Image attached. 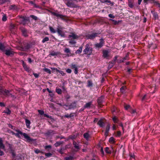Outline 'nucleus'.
Returning a JSON list of instances; mask_svg holds the SVG:
<instances>
[{
  "label": "nucleus",
  "instance_id": "obj_1",
  "mask_svg": "<svg viewBox=\"0 0 160 160\" xmlns=\"http://www.w3.org/2000/svg\"><path fill=\"white\" fill-rule=\"evenodd\" d=\"M16 133L12 132V134L14 135L17 137L20 138V135H23L24 138L27 139L28 142H32L33 141V139L31 138L26 133H23L21 131L18 130H16Z\"/></svg>",
  "mask_w": 160,
  "mask_h": 160
},
{
  "label": "nucleus",
  "instance_id": "obj_2",
  "mask_svg": "<svg viewBox=\"0 0 160 160\" xmlns=\"http://www.w3.org/2000/svg\"><path fill=\"white\" fill-rule=\"evenodd\" d=\"M92 49L90 47L89 44H87L86 45L85 48L83 50L84 54L89 55H90L92 52Z\"/></svg>",
  "mask_w": 160,
  "mask_h": 160
},
{
  "label": "nucleus",
  "instance_id": "obj_3",
  "mask_svg": "<svg viewBox=\"0 0 160 160\" xmlns=\"http://www.w3.org/2000/svg\"><path fill=\"white\" fill-rule=\"evenodd\" d=\"M63 28L62 27H58L57 28V32L59 35L61 37H65V34L64 32L63 31Z\"/></svg>",
  "mask_w": 160,
  "mask_h": 160
},
{
  "label": "nucleus",
  "instance_id": "obj_4",
  "mask_svg": "<svg viewBox=\"0 0 160 160\" xmlns=\"http://www.w3.org/2000/svg\"><path fill=\"white\" fill-rule=\"evenodd\" d=\"M51 13L53 15L56 16L58 18H60L62 19H64V17L65 16L61 14L55 12H52Z\"/></svg>",
  "mask_w": 160,
  "mask_h": 160
},
{
  "label": "nucleus",
  "instance_id": "obj_5",
  "mask_svg": "<svg viewBox=\"0 0 160 160\" xmlns=\"http://www.w3.org/2000/svg\"><path fill=\"white\" fill-rule=\"evenodd\" d=\"M100 42L99 43H97L95 44V46L98 48H101L103 45L104 43L103 40L102 39H100Z\"/></svg>",
  "mask_w": 160,
  "mask_h": 160
},
{
  "label": "nucleus",
  "instance_id": "obj_6",
  "mask_svg": "<svg viewBox=\"0 0 160 160\" xmlns=\"http://www.w3.org/2000/svg\"><path fill=\"white\" fill-rule=\"evenodd\" d=\"M109 52L106 50H104L103 51V56L105 58H107L109 56Z\"/></svg>",
  "mask_w": 160,
  "mask_h": 160
},
{
  "label": "nucleus",
  "instance_id": "obj_7",
  "mask_svg": "<svg viewBox=\"0 0 160 160\" xmlns=\"http://www.w3.org/2000/svg\"><path fill=\"white\" fill-rule=\"evenodd\" d=\"M69 38L73 39H77L79 38V36L74 33H72L69 35Z\"/></svg>",
  "mask_w": 160,
  "mask_h": 160
},
{
  "label": "nucleus",
  "instance_id": "obj_8",
  "mask_svg": "<svg viewBox=\"0 0 160 160\" xmlns=\"http://www.w3.org/2000/svg\"><path fill=\"white\" fill-rule=\"evenodd\" d=\"M11 153L12 154V160H16L17 159V157L14 151L12 150H11Z\"/></svg>",
  "mask_w": 160,
  "mask_h": 160
},
{
  "label": "nucleus",
  "instance_id": "obj_9",
  "mask_svg": "<svg viewBox=\"0 0 160 160\" xmlns=\"http://www.w3.org/2000/svg\"><path fill=\"white\" fill-rule=\"evenodd\" d=\"M5 54L7 55H10L13 54V52L10 50L5 51Z\"/></svg>",
  "mask_w": 160,
  "mask_h": 160
},
{
  "label": "nucleus",
  "instance_id": "obj_10",
  "mask_svg": "<svg viewBox=\"0 0 160 160\" xmlns=\"http://www.w3.org/2000/svg\"><path fill=\"white\" fill-rule=\"evenodd\" d=\"M25 121L27 127L28 128H30V121L27 119H25Z\"/></svg>",
  "mask_w": 160,
  "mask_h": 160
},
{
  "label": "nucleus",
  "instance_id": "obj_11",
  "mask_svg": "<svg viewBox=\"0 0 160 160\" xmlns=\"http://www.w3.org/2000/svg\"><path fill=\"white\" fill-rule=\"evenodd\" d=\"M110 129V125L109 124L108 125L106 128V130L105 132V135L106 136H107L108 135V134L109 132V131Z\"/></svg>",
  "mask_w": 160,
  "mask_h": 160
},
{
  "label": "nucleus",
  "instance_id": "obj_12",
  "mask_svg": "<svg viewBox=\"0 0 160 160\" xmlns=\"http://www.w3.org/2000/svg\"><path fill=\"white\" fill-rule=\"evenodd\" d=\"M98 124L101 127H102L104 126V122L102 121V120H100L98 122Z\"/></svg>",
  "mask_w": 160,
  "mask_h": 160
},
{
  "label": "nucleus",
  "instance_id": "obj_13",
  "mask_svg": "<svg viewBox=\"0 0 160 160\" xmlns=\"http://www.w3.org/2000/svg\"><path fill=\"white\" fill-rule=\"evenodd\" d=\"M4 94L5 95H6L8 96H10L11 94L10 93L9 91L8 90L5 89L4 91Z\"/></svg>",
  "mask_w": 160,
  "mask_h": 160
},
{
  "label": "nucleus",
  "instance_id": "obj_14",
  "mask_svg": "<svg viewBox=\"0 0 160 160\" xmlns=\"http://www.w3.org/2000/svg\"><path fill=\"white\" fill-rule=\"evenodd\" d=\"M97 36L96 33H93L91 35H89L88 36V38L90 39H92L95 38Z\"/></svg>",
  "mask_w": 160,
  "mask_h": 160
},
{
  "label": "nucleus",
  "instance_id": "obj_15",
  "mask_svg": "<svg viewBox=\"0 0 160 160\" xmlns=\"http://www.w3.org/2000/svg\"><path fill=\"white\" fill-rule=\"evenodd\" d=\"M82 46H81L78 49V50H77L75 53L76 54H79V53H80L82 51Z\"/></svg>",
  "mask_w": 160,
  "mask_h": 160
},
{
  "label": "nucleus",
  "instance_id": "obj_16",
  "mask_svg": "<svg viewBox=\"0 0 160 160\" xmlns=\"http://www.w3.org/2000/svg\"><path fill=\"white\" fill-rule=\"evenodd\" d=\"M5 148L4 146L2 143V141L1 138H0V148L4 149Z\"/></svg>",
  "mask_w": 160,
  "mask_h": 160
},
{
  "label": "nucleus",
  "instance_id": "obj_17",
  "mask_svg": "<svg viewBox=\"0 0 160 160\" xmlns=\"http://www.w3.org/2000/svg\"><path fill=\"white\" fill-rule=\"evenodd\" d=\"M22 65L24 69L26 71L28 72L29 71V68H28L26 65L23 62Z\"/></svg>",
  "mask_w": 160,
  "mask_h": 160
},
{
  "label": "nucleus",
  "instance_id": "obj_18",
  "mask_svg": "<svg viewBox=\"0 0 160 160\" xmlns=\"http://www.w3.org/2000/svg\"><path fill=\"white\" fill-rule=\"evenodd\" d=\"M102 3L106 2L109 3V4H111L112 5H113L114 4L113 2H111L110 1L108 0H104L102 2Z\"/></svg>",
  "mask_w": 160,
  "mask_h": 160
},
{
  "label": "nucleus",
  "instance_id": "obj_19",
  "mask_svg": "<svg viewBox=\"0 0 160 160\" xmlns=\"http://www.w3.org/2000/svg\"><path fill=\"white\" fill-rule=\"evenodd\" d=\"M83 137L84 138L88 140L89 137V135L88 133H85L84 134Z\"/></svg>",
  "mask_w": 160,
  "mask_h": 160
},
{
  "label": "nucleus",
  "instance_id": "obj_20",
  "mask_svg": "<svg viewBox=\"0 0 160 160\" xmlns=\"http://www.w3.org/2000/svg\"><path fill=\"white\" fill-rule=\"evenodd\" d=\"M5 49V47L2 43H0V50L2 51H4Z\"/></svg>",
  "mask_w": 160,
  "mask_h": 160
},
{
  "label": "nucleus",
  "instance_id": "obj_21",
  "mask_svg": "<svg viewBox=\"0 0 160 160\" xmlns=\"http://www.w3.org/2000/svg\"><path fill=\"white\" fill-rule=\"evenodd\" d=\"M128 55L127 54L126 56L125 57H124L122 59V60H120L118 61V62L119 63H121V62H123L124 60L128 59Z\"/></svg>",
  "mask_w": 160,
  "mask_h": 160
},
{
  "label": "nucleus",
  "instance_id": "obj_22",
  "mask_svg": "<svg viewBox=\"0 0 160 160\" xmlns=\"http://www.w3.org/2000/svg\"><path fill=\"white\" fill-rule=\"evenodd\" d=\"M43 70L44 71L47 72V73L50 74L51 73V72L50 70L47 68H45L43 69Z\"/></svg>",
  "mask_w": 160,
  "mask_h": 160
},
{
  "label": "nucleus",
  "instance_id": "obj_23",
  "mask_svg": "<svg viewBox=\"0 0 160 160\" xmlns=\"http://www.w3.org/2000/svg\"><path fill=\"white\" fill-rule=\"evenodd\" d=\"M73 145H74V147L75 148H76V149H79L80 148H79V145H78V144L77 143L75 142H73Z\"/></svg>",
  "mask_w": 160,
  "mask_h": 160
},
{
  "label": "nucleus",
  "instance_id": "obj_24",
  "mask_svg": "<svg viewBox=\"0 0 160 160\" xmlns=\"http://www.w3.org/2000/svg\"><path fill=\"white\" fill-rule=\"evenodd\" d=\"M109 142L110 143H113L114 142V139L113 138L111 137L109 139Z\"/></svg>",
  "mask_w": 160,
  "mask_h": 160
},
{
  "label": "nucleus",
  "instance_id": "obj_25",
  "mask_svg": "<svg viewBox=\"0 0 160 160\" xmlns=\"http://www.w3.org/2000/svg\"><path fill=\"white\" fill-rule=\"evenodd\" d=\"M50 30V31L52 33H55L56 32V30L53 28L52 27H49Z\"/></svg>",
  "mask_w": 160,
  "mask_h": 160
},
{
  "label": "nucleus",
  "instance_id": "obj_26",
  "mask_svg": "<svg viewBox=\"0 0 160 160\" xmlns=\"http://www.w3.org/2000/svg\"><path fill=\"white\" fill-rule=\"evenodd\" d=\"M56 91L58 94H60L62 93V90L60 88H56Z\"/></svg>",
  "mask_w": 160,
  "mask_h": 160
},
{
  "label": "nucleus",
  "instance_id": "obj_27",
  "mask_svg": "<svg viewBox=\"0 0 160 160\" xmlns=\"http://www.w3.org/2000/svg\"><path fill=\"white\" fill-rule=\"evenodd\" d=\"M20 19L21 20H22V22H21V23L23 24H24L25 23L26 21V19H25L24 18H20Z\"/></svg>",
  "mask_w": 160,
  "mask_h": 160
},
{
  "label": "nucleus",
  "instance_id": "obj_28",
  "mask_svg": "<svg viewBox=\"0 0 160 160\" xmlns=\"http://www.w3.org/2000/svg\"><path fill=\"white\" fill-rule=\"evenodd\" d=\"M91 104V102H88L85 105L84 107V108H88L89 107L90 105Z\"/></svg>",
  "mask_w": 160,
  "mask_h": 160
},
{
  "label": "nucleus",
  "instance_id": "obj_29",
  "mask_svg": "<svg viewBox=\"0 0 160 160\" xmlns=\"http://www.w3.org/2000/svg\"><path fill=\"white\" fill-rule=\"evenodd\" d=\"M64 51L66 53H70V50L68 48H65Z\"/></svg>",
  "mask_w": 160,
  "mask_h": 160
},
{
  "label": "nucleus",
  "instance_id": "obj_30",
  "mask_svg": "<svg viewBox=\"0 0 160 160\" xmlns=\"http://www.w3.org/2000/svg\"><path fill=\"white\" fill-rule=\"evenodd\" d=\"M105 152L107 153L110 154L111 153V151L108 147H106L105 148Z\"/></svg>",
  "mask_w": 160,
  "mask_h": 160
},
{
  "label": "nucleus",
  "instance_id": "obj_31",
  "mask_svg": "<svg viewBox=\"0 0 160 160\" xmlns=\"http://www.w3.org/2000/svg\"><path fill=\"white\" fill-rule=\"evenodd\" d=\"M4 112L7 114H10L11 113V111L8 109H6L4 111Z\"/></svg>",
  "mask_w": 160,
  "mask_h": 160
},
{
  "label": "nucleus",
  "instance_id": "obj_32",
  "mask_svg": "<svg viewBox=\"0 0 160 160\" xmlns=\"http://www.w3.org/2000/svg\"><path fill=\"white\" fill-rule=\"evenodd\" d=\"M49 40V38L48 37H46L42 40V42L44 43L48 41Z\"/></svg>",
  "mask_w": 160,
  "mask_h": 160
},
{
  "label": "nucleus",
  "instance_id": "obj_33",
  "mask_svg": "<svg viewBox=\"0 0 160 160\" xmlns=\"http://www.w3.org/2000/svg\"><path fill=\"white\" fill-rule=\"evenodd\" d=\"M73 158L72 157L70 156L68 157H66L65 158V160H72Z\"/></svg>",
  "mask_w": 160,
  "mask_h": 160
},
{
  "label": "nucleus",
  "instance_id": "obj_34",
  "mask_svg": "<svg viewBox=\"0 0 160 160\" xmlns=\"http://www.w3.org/2000/svg\"><path fill=\"white\" fill-rule=\"evenodd\" d=\"M62 144V143L61 142H57L54 145L56 147H57L60 145L61 144Z\"/></svg>",
  "mask_w": 160,
  "mask_h": 160
},
{
  "label": "nucleus",
  "instance_id": "obj_35",
  "mask_svg": "<svg viewBox=\"0 0 160 160\" xmlns=\"http://www.w3.org/2000/svg\"><path fill=\"white\" fill-rule=\"evenodd\" d=\"M71 68L72 69H75V68H77L76 65L75 64H71Z\"/></svg>",
  "mask_w": 160,
  "mask_h": 160
},
{
  "label": "nucleus",
  "instance_id": "obj_36",
  "mask_svg": "<svg viewBox=\"0 0 160 160\" xmlns=\"http://www.w3.org/2000/svg\"><path fill=\"white\" fill-rule=\"evenodd\" d=\"M69 43L72 44H74L76 43V42L74 40L71 39L69 41Z\"/></svg>",
  "mask_w": 160,
  "mask_h": 160
},
{
  "label": "nucleus",
  "instance_id": "obj_37",
  "mask_svg": "<svg viewBox=\"0 0 160 160\" xmlns=\"http://www.w3.org/2000/svg\"><path fill=\"white\" fill-rule=\"evenodd\" d=\"M110 20L115 25H116L118 23V22L117 21H116L115 20L110 19Z\"/></svg>",
  "mask_w": 160,
  "mask_h": 160
},
{
  "label": "nucleus",
  "instance_id": "obj_38",
  "mask_svg": "<svg viewBox=\"0 0 160 160\" xmlns=\"http://www.w3.org/2000/svg\"><path fill=\"white\" fill-rule=\"evenodd\" d=\"M126 87L123 86L120 89V90L121 92H124V91L126 89Z\"/></svg>",
  "mask_w": 160,
  "mask_h": 160
},
{
  "label": "nucleus",
  "instance_id": "obj_39",
  "mask_svg": "<svg viewBox=\"0 0 160 160\" xmlns=\"http://www.w3.org/2000/svg\"><path fill=\"white\" fill-rule=\"evenodd\" d=\"M112 120L114 123H118V120L117 119V118L116 117H114L112 118Z\"/></svg>",
  "mask_w": 160,
  "mask_h": 160
},
{
  "label": "nucleus",
  "instance_id": "obj_40",
  "mask_svg": "<svg viewBox=\"0 0 160 160\" xmlns=\"http://www.w3.org/2000/svg\"><path fill=\"white\" fill-rule=\"evenodd\" d=\"M34 152L36 153H37V154L39 153H43V152H42V151H40V150L38 149H36L34 151Z\"/></svg>",
  "mask_w": 160,
  "mask_h": 160
},
{
  "label": "nucleus",
  "instance_id": "obj_41",
  "mask_svg": "<svg viewBox=\"0 0 160 160\" xmlns=\"http://www.w3.org/2000/svg\"><path fill=\"white\" fill-rule=\"evenodd\" d=\"M130 159L131 160L132 159V158L134 159V158H135L134 155L132 153L130 154Z\"/></svg>",
  "mask_w": 160,
  "mask_h": 160
},
{
  "label": "nucleus",
  "instance_id": "obj_42",
  "mask_svg": "<svg viewBox=\"0 0 160 160\" xmlns=\"http://www.w3.org/2000/svg\"><path fill=\"white\" fill-rule=\"evenodd\" d=\"M7 20V17L4 14L3 15V17L2 18V20L3 21H5Z\"/></svg>",
  "mask_w": 160,
  "mask_h": 160
},
{
  "label": "nucleus",
  "instance_id": "obj_43",
  "mask_svg": "<svg viewBox=\"0 0 160 160\" xmlns=\"http://www.w3.org/2000/svg\"><path fill=\"white\" fill-rule=\"evenodd\" d=\"M46 156L47 157H51L52 155V154L50 153H46L45 154Z\"/></svg>",
  "mask_w": 160,
  "mask_h": 160
},
{
  "label": "nucleus",
  "instance_id": "obj_44",
  "mask_svg": "<svg viewBox=\"0 0 160 160\" xmlns=\"http://www.w3.org/2000/svg\"><path fill=\"white\" fill-rule=\"evenodd\" d=\"M51 148H52L51 146L50 145H47V146H46L44 147V148H45V149H48V148L51 149Z\"/></svg>",
  "mask_w": 160,
  "mask_h": 160
},
{
  "label": "nucleus",
  "instance_id": "obj_45",
  "mask_svg": "<svg viewBox=\"0 0 160 160\" xmlns=\"http://www.w3.org/2000/svg\"><path fill=\"white\" fill-rule=\"evenodd\" d=\"M92 82L90 81H88V86L91 87L92 86Z\"/></svg>",
  "mask_w": 160,
  "mask_h": 160
},
{
  "label": "nucleus",
  "instance_id": "obj_46",
  "mask_svg": "<svg viewBox=\"0 0 160 160\" xmlns=\"http://www.w3.org/2000/svg\"><path fill=\"white\" fill-rule=\"evenodd\" d=\"M30 17L32 18L33 19H34L35 20H36L38 19V18L37 17L33 15H30Z\"/></svg>",
  "mask_w": 160,
  "mask_h": 160
},
{
  "label": "nucleus",
  "instance_id": "obj_47",
  "mask_svg": "<svg viewBox=\"0 0 160 160\" xmlns=\"http://www.w3.org/2000/svg\"><path fill=\"white\" fill-rule=\"evenodd\" d=\"M38 111L39 113L41 115H42L44 114V112L43 111L39 110H38Z\"/></svg>",
  "mask_w": 160,
  "mask_h": 160
},
{
  "label": "nucleus",
  "instance_id": "obj_48",
  "mask_svg": "<svg viewBox=\"0 0 160 160\" xmlns=\"http://www.w3.org/2000/svg\"><path fill=\"white\" fill-rule=\"evenodd\" d=\"M121 132L120 131H118L117 132V135H116L117 136L119 137L121 136Z\"/></svg>",
  "mask_w": 160,
  "mask_h": 160
},
{
  "label": "nucleus",
  "instance_id": "obj_49",
  "mask_svg": "<svg viewBox=\"0 0 160 160\" xmlns=\"http://www.w3.org/2000/svg\"><path fill=\"white\" fill-rule=\"evenodd\" d=\"M130 107V106L129 105H127L125 106L124 108L126 110L128 109Z\"/></svg>",
  "mask_w": 160,
  "mask_h": 160
},
{
  "label": "nucleus",
  "instance_id": "obj_50",
  "mask_svg": "<svg viewBox=\"0 0 160 160\" xmlns=\"http://www.w3.org/2000/svg\"><path fill=\"white\" fill-rule=\"evenodd\" d=\"M22 32L23 33V34L24 36L25 37H26L27 36V35H26V31L24 30H22Z\"/></svg>",
  "mask_w": 160,
  "mask_h": 160
},
{
  "label": "nucleus",
  "instance_id": "obj_51",
  "mask_svg": "<svg viewBox=\"0 0 160 160\" xmlns=\"http://www.w3.org/2000/svg\"><path fill=\"white\" fill-rule=\"evenodd\" d=\"M66 72L69 73H70L72 72V70L70 69H68L66 70Z\"/></svg>",
  "mask_w": 160,
  "mask_h": 160
},
{
  "label": "nucleus",
  "instance_id": "obj_52",
  "mask_svg": "<svg viewBox=\"0 0 160 160\" xmlns=\"http://www.w3.org/2000/svg\"><path fill=\"white\" fill-rule=\"evenodd\" d=\"M6 2V0H0V4H2Z\"/></svg>",
  "mask_w": 160,
  "mask_h": 160
},
{
  "label": "nucleus",
  "instance_id": "obj_53",
  "mask_svg": "<svg viewBox=\"0 0 160 160\" xmlns=\"http://www.w3.org/2000/svg\"><path fill=\"white\" fill-rule=\"evenodd\" d=\"M109 17L110 18H115V16H113L112 14H109L108 15Z\"/></svg>",
  "mask_w": 160,
  "mask_h": 160
},
{
  "label": "nucleus",
  "instance_id": "obj_54",
  "mask_svg": "<svg viewBox=\"0 0 160 160\" xmlns=\"http://www.w3.org/2000/svg\"><path fill=\"white\" fill-rule=\"evenodd\" d=\"M58 72H59L61 74H62L63 76L65 74V73L62 71L59 70Z\"/></svg>",
  "mask_w": 160,
  "mask_h": 160
},
{
  "label": "nucleus",
  "instance_id": "obj_55",
  "mask_svg": "<svg viewBox=\"0 0 160 160\" xmlns=\"http://www.w3.org/2000/svg\"><path fill=\"white\" fill-rule=\"evenodd\" d=\"M71 116V114H67L64 116V117L67 118H70Z\"/></svg>",
  "mask_w": 160,
  "mask_h": 160
},
{
  "label": "nucleus",
  "instance_id": "obj_56",
  "mask_svg": "<svg viewBox=\"0 0 160 160\" xmlns=\"http://www.w3.org/2000/svg\"><path fill=\"white\" fill-rule=\"evenodd\" d=\"M51 69L52 70H55L56 72H58L59 70H58L57 68H52Z\"/></svg>",
  "mask_w": 160,
  "mask_h": 160
},
{
  "label": "nucleus",
  "instance_id": "obj_57",
  "mask_svg": "<svg viewBox=\"0 0 160 160\" xmlns=\"http://www.w3.org/2000/svg\"><path fill=\"white\" fill-rule=\"evenodd\" d=\"M57 53L56 52H53L51 53L50 55L52 56H54L57 55Z\"/></svg>",
  "mask_w": 160,
  "mask_h": 160
},
{
  "label": "nucleus",
  "instance_id": "obj_58",
  "mask_svg": "<svg viewBox=\"0 0 160 160\" xmlns=\"http://www.w3.org/2000/svg\"><path fill=\"white\" fill-rule=\"evenodd\" d=\"M63 106L65 107L64 108L66 109L69 108V106L68 105H64Z\"/></svg>",
  "mask_w": 160,
  "mask_h": 160
},
{
  "label": "nucleus",
  "instance_id": "obj_59",
  "mask_svg": "<svg viewBox=\"0 0 160 160\" xmlns=\"http://www.w3.org/2000/svg\"><path fill=\"white\" fill-rule=\"evenodd\" d=\"M131 113L132 114H134L135 113H136V111L134 110H131Z\"/></svg>",
  "mask_w": 160,
  "mask_h": 160
},
{
  "label": "nucleus",
  "instance_id": "obj_60",
  "mask_svg": "<svg viewBox=\"0 0 160 160\" xmlns=\"http://www.w3.org/2000/svg\"><path fill=\"white\" fill-rule=\"evenodd\" d=\"M78 73V68H75L74 69V73L75 74H77Z\"/></svg>",
  "mask_w": 160,
  "mask_h": 160
},
{
  "label": "nucleus",
  "instance_id": "obj_61",
  "mask_svg": "<svg viewBox=\"0 0 160 160\" xmlns=\"http://www.w3.org/2000/svg\"><path fill=\"white\" fill-rule=\"evenodd\" d=\"M15 7V5H13L10 6V9H14Z\"/></svg>",
  "mask_w": 160,
  "mask_h": 160
},
{
  "label": "nucleus",
  "instance_id": "obj_62",
  "mask_svg": "<svg viewBox=\"0 0 160 160\" xmlns=\"http://www.w3.org/2000/svg\"><path fill=\"white\" fill-rule=\"evenodd\" d=\"M67 5L68 6V7H70L71 6V3L69 2H68L67 3Z\"/></svg>",
  "mask_w": 160,
  "mask_h": 160
},
{
  "label": "nucleus",
  "instance_id": "obj_63",
  "mask_svg": "<svg viewBox=\"0 0 160 160\" xmlns=\"http://www.w3.org/2000/svg\"><path fill=\"white\" fill-rule=\"evenodd\" d=\"M4 154L3 152L0 150V156Z\"/></svg>",
  "mask_w": 160,
  "mask_h": 160
},
{
  "label": "nucleus",
  "instance_id": "obj_64",
  "mask_svg": "<svg viewBox=\"0 0 160 160\" xmlns=\"http://www.w3.org/2000/svg\"><path fill=\"white\" fill-rule=\"evenodd\" d=\"M33 75L36 78H38V75L37 73H34Z\"/></svg>",
  "mask_w": 160,
  "mask_h": 160
}]
</instances>
